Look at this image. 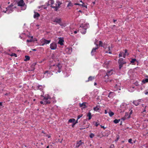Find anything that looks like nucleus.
Here are the masks:
<instances>
[{"label":"nucleus","mask_w":148,"mask_h":148,"mask_svg":"<svg viewBox=\"0 0 148 148\" xmlns=\"http://www.w3.org/2000/svg\"><path fill=\"white\" fill-rule=\"evenodd\" d=\"M145 94L146 95H147L148 94V92H145Z\"/></svg>","instance_id":"54"},{"label":"nucleus","mask_w":148,"mask_h":148,"mask_svg":"<svg viewBox=\"0 0 148 148\" xmlns=\"http://www.w3.org/2000/svg\"><path fill=\"white\" fill-rule=\"evenodd\" d=\"M8 93H5V95H8Z\"/></svg>","instance_id":"59"},{"label":"nucleus","mask_w":148,"mask_h":148,"mask_svg":"<svg viewBox=\"0 0 148 148\" xmlns=\"http://www.w3.org/2000/svg\"><path fill=\"white\" fill-rule=\"evenodd\" d=\"M95 44L96 45L97 47L94 48L92 50L91 53L92 55H93V53L95 52L96 51V50L98 48V45L96 44L95 42Z\"/></svg>","instance_id":"15"},{"label":"nucleus","mask_w":148,"mask_h":148,"mask_svg":"<svg viewBox=\"0 0 148 148\" xmlns=\"http://www.w3.org/2000/svg\"><path fill=\"white\" fill-rule=\"evenodd\" d=\"M114 93L113 92H110L108 96V97L110 98H112L113 97Z\"/></svg>","instance_id":"24"},{"label":"nucleus","mask_w":148,"mask_h":148,"mask_svg":"<svg viewBox=\"0 0 148 148\" xmlns=\"http://www.w3.org/2000/svg\"><path fill=\"white\" fill-rule=\"evenodd\" d=\"M94 85H97V83L96 82H95L94 84Z\"/></svg>","instance_id":"60"},{"label":"nucleus","mask_w":148,"mask_h":148,"mask_svg":"<svg viewBox=\"0 0 148 148\" xmlns=\"http://www.w3.org/2000/svg\"><path fill=\"white\" fill-rule=\"evenodd\" d=\"M113 73L112 70H111L110 71H108L107 73V76L108 77L109 76L111 75Z\"/></svg>","instance_id":"21"},{"label":"nucleus","mask_w":148,"mask_h":148,"mask_svg":"<svg viewBox=\"0 0 148 148\" xmlns=\"http://www.w3.org/2000/svg\"><path fill=\"white\" fill-rule=\"evenodd\" d=\"M119 139V138H117L116 140H118Z\"/></svg>","instance_id":"62"},{"label":"nucleus","mask_w":148,"mask_h":148,"mask_svg":"<svg viewBox=\"0 0 148 148\" xmlns=\"http://www.w3.org/2000/svg\"><path fill=\"white\" fill-rule=\"evenodd\" d=\"M99 123H98L97 122H96L95 123V125L96 127H97L98 125H99Z\"/></svg>","instance_id":"45"},{"label":"nucleus","mask_w":148,"mask_h":148,"mask_svg":"<svg viewBox=\"0 0 148 148\" xmlns=\"http://www.w3.org/2000/svg\"><path fill=\"white\" fill-rule=\"evenodd\" d=\"M100 126L101 128H103L104 130H105L106 128V127H105L104 126L101 125H100Z\"/></svg>","instance_id":"44"},{"label":"nucleus","mask_w":148,"mask_h":148,"mask_svg":"<svg viewBox=\"0 0 148 148\" xmlns=\"http://www.w3.org/2000/svg\"><path fill=\"white\" fill-rule=\"evenodd\" d=\"M134 84L136 86H138L139 85L137 81H136L135 83Z\"/></svg>","instance_id":"40"},{"label":"nucleus","mask_w":148,"mask_h":148,"mask_svg":"<svg viewBox=\"0 0 148 148\" xmlns=\"http://www.w3.org/2000/svg\"><path fill=\"white\" fill-rule=\"evenodd\" d=\"M87 104L86 102H83L82 103H79V106L82 109H84L87 107L86 105Z\"/></svg>","instance_id":"9"},{"label":"nucleus","mask_w":148,"mask_h":148,"mask_svg":"<svg viewBox=\"0 0 148 148\" xmlns=\"http://www.w3.org/2000/svg\"><path fill=\"white\" fill-rule=\"evenodd\" d=\"M123 54H124L123 52L121 51L119 55V57H122V56H123Z\"/></svg>","instance_id":"33"},{"label":"nucleus","mask_w":148,"mask_h":148,"mask_svg":"<svg viewBox=\"0 0 148 148\" xmlns=\"http://www.w3.org/2000/svg\"><path fill=\"white\" fill-rule=\"evenodd\" d=\"M56 3L53 4L51 7L53 8H54L55 10L57 11L60 8V6L62 3L59 1H57Z\"/></svg>","instance_id":"4"},{"label":"nucleus","mask_w":148,"mask_h":148,"mask_svg":"<svg viewBox=\"0 0 148 148\" xmlns=\"http://www.w3.org/2000/svg\"><path fill=\"white\" fill-rule=\"evenodd\" d=\"M103 43L102 41H99V47H103Z\"/></svg>","instance_id":"34"},{"label":"nucleus","mask_w":148,"mask_h":148,"mask_svg":"<svg viewBox=\"0 0 148 148\" xmlns=\"http://www.w3.org/2000/svg\"><path fill=\"white\" fill-rule=\"evenodd\" d=\"M67 2H69V3L67 5V7H69V6L73 7V4L71 1H68Z\"/></svg>","instance_id":"22"},{"label":"nucleus","mask_w":148,"mask_h":148,"mask_svg":"<svg viewBox=\"0 0 148 148\" xmlns=\"http://www.w3.org/2000/svg\"><path fill=\"white\" fill-rule=\"evenodd\" d=\"M82 116H83L82 114H81L77 116V120H78L79 118H80L81 117H82Z\"/></svg>","instance_id":"37"},{"label":"nucleus","mask_w":148,"mask_h":148,"mask_svg":"<svg viewBox=\"0 0 148 148\" xmlns=\"http://www.w3.org/2000/svg\"><path fill=\"white\" fill-rule=\"evenodd\" d=\"M57 66L58 67V69H61V66L60 63H58L57 65Z\"/></svg>","instance_id":"36"},{"label":"nucleus","mask_w":148,"mask_h":148,"mask_svg":"<svg viewBox=\"0 0 148 148\" xmlns=\"http://www.w3.org/2000/svg\"><path fill=\"white\" fill-rule=\"evenodd\" d=\"M100 107L99 106H97L96 107L93 108V110L96 111H98Z\"/></svg>","instance_id":"25"},{"label":"nucleus","mask_w":148,"mask_h":148,"mask_svg":"<svg viewBox=\"0 0 148 148\" xmlns=\"http://www.w3.org/2000/svg\"><path fill=\"white\" fill-rule=\"evenodd\" d=\"M75 123H74L72 125V127H74V126L75 125Z\"/></svg>","instance_id":"47"},{"label":"nucleus","mask_w":148,"mask_h":148,"mask_svg":"<svg viewBox=\"0 0 148 148\" xmlns=\"http://www.w3.org/2000/svg\"><path fill=\"white\" fill-rule=\"evenodd\" d=\"M60 69H58V73H60L61 72Z\"/></svg>","instance_id":"51"},{"label":"nucleus","mask_w":148,"mask_h":148,"mask_svg":"<svg viewBox=\"0 0 148 148\" xmlns=\"http://www.w3.org/2000/svg\"><path fill=\"white\" fill-rule=\"evenodd\" d=\"M114 148V144H112L110 146V148Z\"/></svg>","instance_id":"41"},{"label":"nucleus","mask_w":148,"mask_h":148,"mask_svg":"<svg viewBox=\"0 0 148 148\" xmlns=\"http://www.w3.org/2000/svg\"><path fill=\"white\" fill-rule=\"evenodd\" d=\"M142 82L143 84L148 82V78L144 79L142 81Z\"/></svg>","instance_id":"28"},{"label":"nucleus","mask_w":148,"mask_h":148,"mask_svg":"<svg viewBox=\"0 0 148 148\" xmlns=\"http://www.w3.org/2000/svg\"><path fill=\"white\" fill-rule=\"evenodd\" d=\"M11 56H14L15 57H17V55L15 53H12L11 55Z\"/></svg>","instance_id":"39"},{"label":"nucleus","mask_w":148,"mask_h":148,"mask_svg":"<svg viewBox=\"0 0 148 148\" xmlns=\"http://www.w3.org/2000/svg\"><path fill=\"white\" fill-rule=\"evenodd\" d=\"M95 78V77L94 76H90L88 78V80L86 81V82H88L90 81H92V80H94Z\"/></svg>","instance_id":"20"},{"label":"nucleus","mask_w":148,"mask_h":148,"mask_svg":"<svg viewBox=\"0 0 148 148\" xmlns=\"http://www.w3.org/2000/svg\"><path fill=\"white\" fill-rule=\"evenodd\" d=\"M52 23L53 24L57 25L58 24L60 26H62L63 24L62 23V20L61 18H56L52 20Z\"/></svg>","instance_id":"3"},{"label":"nucleus","mask_w":148,"mask_h":148,"mask_svg":"<svg viewBox=\"0 0 148 148\" xmlns=\"http://www.w3.org/2000/svg\"><path fill=\"white\" fill-rule=\"evenodd\" d=\"M32 50L33 51H36V49H32Z\"/></svg>","instance_id":"57"},{"label":"nucleus","mask_w":148,"mask_h":148,"mask_svg":"<svg viewBox=\"0 0 148 148\" xmlns=\"http://www.w3.org/2000/svg\"><path fill=\"white\" fill-rule=\"evenodd\" d=\"M78 120L77 119V120L75 121V124L77 123H78Z\"/></svg>","instance_id":"53"},{"label":"nucleus","mask_w":148,"mask_h":148,"mask_svg":"<svg viewBox=\"0 0 148 148\" xmlns=\"http://www.w3.org/2000/svg\"><path fill=\"white\" fill-rule=\"evenodd\" d=\"M2 105V102H0V106H1Z\"/></svg>","instance_id":"58"},{"label":"nucleus","mask_w":148,"mask_h":148,"mask_svg":"<svg viewBox=\"0 0 148 148\" xmlns=\"http://www.w3.org/2000/svg\"><path fill=\"white\" fill-rule=\"evenodd\" d=\"M54 1L53 0H49L48 2L46 3L47 6L51 5V6L54 4Z\"/></svg>","instance_id":"13"},{"label":"nucleus","mask_w":148,"mask_h":148,"mask_svg":"<svg viewBox=\"0 0 148 148\" xmlns=\"http://www.w3.org/2000/svg\"><path fill=\"white\" fill-rule=\"evenodd\" d=\"M32 68L33 69L32 70H34V69H35V68L34 67V66H31Z\"/></svg>","instance_id":"48"},{"label":"nucleus","mask_w":148,"mask_h":148,"mask_svg":"<svg viewBox=\"0 0 148 148\" xmlns=\"http://www.w3.org/2000/svg\"><path fill=\"white\" fill-rule=\"evenodd\" d=\"M13 6V4H11V5L9 6L7 8H6V11H4L5 13H6L7 12H8V14L11 13L13 11V9L12 7Z\"/></svg>","instance_id":"6"},{"label":"nucleus","mask_w":148,"mask_h":148,"mask_svg":"<svg viewBox=\"0 0 148 148\" xmlns=\"http://www.w3.org/2000/svg\"><path fill=\"white\" fill-rule=\"evenodd\" d=\"M74 32L75 34H76L77 33V31H75Z\"/></svg>","instance_id":"52"},{"label":"nucleus","mask_w":148,"mask_h":148,"mask_svg":"<svg viewBox=\"0 0 148 148\" xmlns=\"http://www.w3.org/2000/svg\"><path fill=\"white\" fill-rule=\"evenodd\" d=\"M25 59H24L25 61H27L29 60L30 59V57L29 56H25Z\"/></svg>","instance_id":"31"},{"label":"nucleus","mask_w":148,"mask_h":148,"mask_svg":"<svg viewBox=\"0 0 148 148\" xmlns=\"http://www.w3.org/2000/svg\"><path fill=\"white\" fill-rule=\"evenodd\" d=\"M124 54L123 57L124 58H125L126 56H128L129 55L128 53L127 52V50L126 49L125 50V53Z\"/></svg>","instance_id":"23"},{"label":"nucleus","mask_w":148,"mask_h":148,"mask_svg":"<svg viewBox=\"0 0 148 148\" xmlns=\"http://www.w3.org/2000/svg\"><path fill=\"white\" fill-rule=\"evenodd\" d=\"M57 45L56 43L55 42H52L50 45V48L52 50H55L56 49Z\"/></svg>","instance_id":"7"},{"label":"nucleus","mask_w":148,"mask_h":148,"mask_svg":"<svg viewBox=\"0 0 148 148\" xmlns=\"http://www.w3.org/2000/svg\"><path fill=\"white\" fill-rule=\"evenodd\" d=\"M49 146H47L46 148H49Z\"/></svg>","instance_id":"63"},{"label":"nucleus","mask_w":148,"mask_h":148,"mask_svg":"<svg viewBox=\"0 0 148 148\" xmlns=\"http://www.w3.org/2000/svg\"><path fill=\"white\" fill-rule=\"evenodd\" d=\"M94 136V135L93 134H91L90 135V138H92Z\"/></svg>","instance_id":"38"},{"label":"nucleus","mask_w":148,"mask_h":148,"mask_svg":"<svg viewBox=\"0 0 148 148\" xmlns=\"http://www.w3.org/2000/svg\"><path fill=\"white\" fill-rule=\"evenodd\" d=\"M136 61V59H132V60L131 61V62L132 63H134Z\"/></svg>","instance_id":"35"},{"label":"nucleus","mask_w":148,"mask_h":148,"mask_svg":"<svg viewBox=\"0 0 148 148\" xmlns=\"http://www.w3.org/2000/svg\"><path fill=\"white\" fill-rule=\"evenodd\" d=\"M64 42V40L62 39L61 38H59V40L58 42V43L60 44L61 45H64L63 42Z\"/></svg>","instance_id":"17"},{"label":"nucleus","mask_w":148,"mask_h":148,"mask_svg":"<svg viewBox=\"0 0 148 148\" xmlns=\"http://www.w3.org/2000/svg\"><path fill=\"white\" fill-rule=\"evenodd\" d=\"M141 101V100L140 99L138 100H135L133 102V103L134 105L137 106L140 103Z\"/></svg>","instance_id":"10"},{"label":"nucleus","mask_w":148,"mask_h":148,"mask_svg":"<svg viewBox=\"0 0 148 148\" xmlns=\"http://www.w3.org/2000/svg\"><path fill=\"white\" fill-rule=\"evenodd\" d=\"M116 20H114H114H113V22H114V23H115V22H116Z\"/></svg>","instance_id":"55"},{"label":"nucleus","mask_w":148,"mask_h":148,"mask_svg":"<svg viewBox=\"0 0 148 148\" xmlns=\"http://www.w3.org/2000/svg\"><path fill=\"white\" fill-rule=\"evenodd\" d=\"M104 113L105 114H107L108 113V112H107L106 110H105Z\"/></svg>","instance_id":"50"},{"label":"nucleus","mask_w":148,"mask_h":148,"mask_svg":"<svg viewBox=\"0 0 148 148\" xmlns=\"http://www.w3.org/2000/svg\"><path fill=\"white\" fill-rule=\"evenodd\" d=\"M74 5H81L82 6V7H85L86 8H87V5L85 4H84V3L83 2H82V4H79V3H74Z\"/></svg>","instance_id":"19"},{"label":"nucleus","mask_w":148,"mask_h":148,"mask_svg":"<svg viewBox=\"0 0 148 148\" xmlns=\"http://www.w3.org/2000/svg\"><path fill=\"white\" fill-rule=\"evenodd\" d=\"M42 40L44 43L42 45V46H43L45 44H49L51 42V40H47L45 39H42Z\"/></svg>","instance_id":"14"},{"label":"nucleus","mask_w":148,"mask_h":148,"mask_svg":"<svg viewBox=\"0 0 148 148\" xmlns=\"http://www.w3.org/2000/svg\"><path fill=\"white\" fill-rule=\"evenodd\" d=\"M89 27L88 24H81L79 27V29L80 32L83 34H84L86 32V29Z\"/></svg>","instance_id":"2"},{"label":"nucleus","mask_w":148,"mask_h":148,"mask_svg":"<svg viewBox=\"0 0 148 148\" xmlns=\"http://www.w3.org/2000/svg\"><path fill=\"white\" fill-rule=\"evenodd\" d=\"M106 52L107 53L110 54L111 53V51L110 49V47H108L106 49Z\"/></svg>","instance_id":"18"},{"label":"nucleus","mask_w":148,"mask_h":148,"mask_svg":"<svg viewBox=\"0 0 148 148\" xmlns=\"http://www.w3.org/2000/svg\"><path fill=\"white\" fill-rule=\"evenodd\" d=\"M132 138H130V139H129L128 140L129 143H132Z\"/></svg>","instance_id":"43"},{"label":"nucleus","mask_w":148,"mask_h":148,"mask_svg":"<svg viewBox=\"0 0 148 148\" xmlns=\"http://www.w3.org/2000/svg\"><path fill=\"white\" fill-rule=\"evenodd\" d=\"M49 72V71H45L44 72V74H45L46 73H48Z\"/></svg>","instance_id":"49"},{"label":"nucleus","mask_w":148,"mask_h":148,"mask_svg":"<svg viewBox=\"0 0 148 148\" xmlns=\"http://www.w3.org/2000/svg\"><path fill=\"white\" fill-rule=\"evenodd\" d=\"M120 119H116L114 120L113 122L115 124H117L119 123V121H120Z\"/></svg>","instance_id":"32"},{"label":"nucleus","mask_w":148,"mask_h":148,"mask_svg":"<svg viewBox=\"0 0 148 148\" xmlns=\"http://www.w3.org/2000/svg\"><path fill=\"white\" fill-rule=\"evenodd\" d=\"M36 64V63H34L32 65V66H34Z\"/></svg>","instance_id":"46"},{"label":"nucleus","mask_w":148,"mask_h":148,"mask_svg":"<svg viewBox=\"0 0 148 148\" xmlns=\"http://www.w3.org/2000/svg\"><path fill=\"white\" fill-rule=\"evenodd\" d=\"M40 14L38 13L35 12L34 14V18H38L40 16Z\"/></svg>","instance_id":"16"},{"label":"nucleus","mask_w":148,"mask_h":148,"mask_svg":"<svg viewBox=\"0 0 148 148\" xmlns=\"http://www.w3.org/2000/svg\"><path fill=\"white\" fill-rule=\"evenodd\" d=\"M38 89L42 91L43 90V87L41 85H38L37 86Z\"/></svg>","instance_id":"27"},{"label":"nucleus","mask_w":148,"mask_h":148,"mask_svg":"<svg viewBox=\"0 0 148 148\" xmlns=\"http://www.w3.org/2000/svg\"><path fill=\"white\" fill-rule=\"evenodd\" d=\"M111 63V61H106L103 64V66L107 68H108L109 64Z\"/></svg>","instance_id":"8"},{"label":"nucleus","mask_w":148,"mask_h":148,"mask_svg":"<svg viewBox=\"0 0 148 148\" xmlns=\"http://www.w3.org/2000/svg\"><path fill=\"white\" fill-rule=\"evenodd\" d=\"M33 40L32 39H30V40H27V42H31Z\"/></svg>","instance_id":"42"},{"label":"nucleus","mask_w":148,"mask_h":148,"mask_svg":"<svg viewBox=\"0 0 148 148\" xmlns=\"http://www.w3.org/2000/svg\"><path fill=\"white\" fill-rule=\"evenodd\" d=\"M145 77H147V78H148V75H146Z\"/></svg>","instance_id":"64"},{"label":"nucleus","mask_w":148,"mask_h":148,"mask_svg":"<svg viewBox=\"0 0 148 148\" xmlns=\"http://www.w3.org/2000/svg\"><path fill=\"white\" fill-rule=\"evenodd\" d=\"M41 96L43 97V98L42 99L43 101H40V104L46 105L50 103V101L49 100L51 99V97L49 95H45V96H43L42 95H41Z\"/></svg>","instance_id":"1"},{"label":"nucleus","mask_w":148,"mask_h":148,"mask_svg":"<svg viewBox=\"0 0 148 148\" xmlns=\"http://www.w3.org/2000/svg\"><path fill=\"white\" fill-rule=\"evenodd\" d=\"M75 120L74 119H70L68 121L69 123H74L75 122Z\"/></svg>","instance_id":"30"},{"label":"nucleus","mask_w":148,"mask_h":148,"mask_svg":"<svg viewBox=\"0 0 148 148\" xmlns=\"http://www.w3.org/2000/svg\"><path fill=\"white\" fill-rule=\"evenodd\" d=\"M118 62L119 64V69H121L123 65L126 63L125 61H124L123 59L122 58H120L119 59Z\"/></svg>","instance_id":"5"},{"label":"nucleus","mask_w":148,"mask_h":148,"mask_svg":"<svg viewBox=\"0 0 148 148\" xmlns=\"http://www.w3.org/2000/svg\"><path fill=\"white\" fill-rule=\"evenodd\" d=\"M47 136V137H48V138H50V136L49 135H48Z\"/></svg>","instance_id":"56"},{"label":"nucleus","mask_w":148,"mask_h":148,"mask_svg":"<svg viewBox=\"0 0 148 148\" xmlns=\"http://www.w3.org/2000/svg\"><path fill=\"white\" fill-rule=\"evenodd\" d=\"M25 4L23 0H20L18 3V5L20 6H23Z\"/></svg>","instance_id":"12"},{"label":"nucleus","mask_w":148,"mask_h":148,"mask_svg":"<svg viewBox=\"0 0 148 148\" xmlns=\"http://www.w3.org/2000/svg\"><path fill=\"white\" fill-rule=\"evenodd\" d=\"M31 39H32L33 38V37L32 36H31Z\"/></svg>","instance_id":"61"},{"label":"nucleus","mask_w":148,"mask_h":148,"mask_svg":"<svg viewBox=\"0 0 148 148\" xmlns=\"http://www.w3.org/2000/svg\"><path fill=\"white\" fill-rule=\"evenodd\" d=\"M109 115L110 117L112 116L113 115H114V113L112 112L110 110L108 112Z\"/></svg>","instance_id":"26"},{"label":"nucleus","mask_w":148,"mask_h":148,"mask_svg":"<svg viewBox=\"0 0 148 148\" xmlns=\"http://www.w3.org/2000/svg\"><path fill=\"white\" fill-rule=\"evenodd\" d=\"M82 144H84V143L82 142L81 140L79 141H77L76 142L75 147L78 148L80 146L82 145Z\"/></svg>","instance_id":"11"},{"label":"nucleus","mask_w":148,"mask_h":148,"mask_svg":"<svg viewBox=\"0 0 148 148\" xmlns=\"http://www.w3.org/2000/svg\"><path fill=\"white\" fill-rule=\"evenodd\" d=\"M87 116L88 117V119L90 120L92 118L91 114L90 112H88L87 115Z\"/></svg>","instance_id":"29"}]
</instances>
